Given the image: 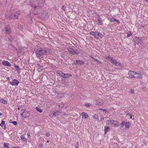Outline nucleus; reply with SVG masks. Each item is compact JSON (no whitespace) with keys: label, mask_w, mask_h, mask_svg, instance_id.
<instances>
[{"label":"nucleus","mask_w":148,"mask_h":148,"mask_svg":"<svg viewBox=\"0 0 148 148\" xmlns=\"http://www.w3.org/2000/svg\"><path fill=\"white\" fill-rule=\"evenodd\" d=\"M40 146L41 147H43V145L41 144V145H40Z\"/></svg>","instance_id":"52"},{"label":"nucleus","mask_w":148,"mask_h":148,"mask_svg":"<svg viewBox=\"0 0 148 148\" xmlns=\"http://www.w3.org/2000/svg\"><path fill=\"white\" fill-rule=\"evenodd\" d=\"M136 72L132 71H130L129 72V76L132 78H134L135 77V74H136Z\"/></svg>","instance_id":"13"},{"label":"nucleus","mask_w":148,"mask_h":148,"mask_svg":"<svg viewBox=\"0 0 148 148\" xmlns=\"http://www.w3.org/2000/svg\"><path fill=\"white\" fill-rule=\"evenodd\" d=\"M56 114L58 115H59V114L60 113V111H56Z\"/></svg>","instance_id":"44"},{"label":"nucleus","mask_w":148,"mask_h":148,"mask_svg":"<svg viewBox=\"0 0 148 148\" xmlns=\"http://www.w3.org/2000/svg\"><path fill=\"white\" fill-rule=\"evenodd\" d=\"M72 75L71 74H69L64 73V74L63 75L62 78L64 79L68 78L71 77Z\"/></svg>","instance_id":"14"},{"label":"nucleus","mask_w":148,"mask_h":148,"mask_svg":"<svg viewBox=\"0 0 148 148\" xmlns=\"http://www.w3.org/2000/svg\"><path fill=\"white\" fill-rule=\"evenodd\" d=\"M104 120V119L103 118H101V119L100 120V121H103Z\"/></svg>","instance_id":"50"},{"label":"nucleus","mask_w":148,"mask_h":148,"mask_svg":"<svg viewBox=\"0 0 148 148\" xmlns=\"http://www.w3.org/2000/svg\"><path fill=\"white\" fill-rule=\"evenodd\" d=\"M110 127H109L106 126H105L104 132L106 134L109 130Z\"/></svg>","instance_id":"23"},{"label":"nucleus","mask_w":148,"mask_h":148,"mask_svg":"<svg viewBox=\"0 0 148 148\" xmlns=\"http://www.w3.org/2000/svg\"><path fill=\"white\" fill-rule=\"evenodd\" d=\"M2 115V113L0 112V116H1Z\"/></svg>","instance_id":"55"},{"label":"nucleus","mask_w":148,"mask_h":148,"mask_svg":"<svg viewBox=\"0 0 148 148\" xmlns=\"http://www.w3.org/2000/svg\"><path fill=\"white\" fill-rule=\"evenodd\" d=\"M5 121L2 120L1 123L0 124V125L3 129H5L6 128L5 125Z\"/></svg>","instance_id":"20"},{"label":"nucleus","mask_w":148,"mask_h":148,"mask_svg":"<svg viewBox=\"0 0 148 148\" xmlns=\"http://www.w3.org/2000/svg\"><path fill=\"white\" fill-rule=\"evenodd\" d=\"M76 62H75V64H80L83 65L85 63L84 62L82 61L79 60H76Z\"/></svg>","instance_id":"18"},{"label":"nucleus","mask_w":148,"mask_h":148,"mask_svg":"<svg viewBox=\"0 0 148 148\" xmlns=\"http://www.w3.org/2000/svg\"><path fill=\"white\" fill-rule=\"evenodd\" d=\"M10 41H12L13 40H14V39L12 38H9V39Z\"/></svg>","instance_id":"48"},{"label":"nucleus","mask_w":148,"mask_h":148,"mask_svg":"<svg viewBox=\"0 0 148 148\" xmlns=\"http://www.w3.org/2000/svg\"><path fill=\"white\" fill-rule=\"evenodd\" d=\"M39 15V16L40 18H48L47 13L46 12H40L38 14Z\"/></svg>","instance_id":"6"},{"label":"nucleus","mask_w":148,"mask_h":148,"mask_svg":"<svg viewBox=\"0 0 148 148\" xmlns=\"http://www.w3.org/2000/svg\"><path fill=\"white\" fill-rule=\"evenodd\" d=\"M21 116L22 117L28 118L30 116V114L27 111L25 110L22 112Z\"/></svg>","instance_id":"7"},{"label":"nucleus","mask_w":148,"mask_h":148,"mask_svg":"<svg viewBox=\"0 0 148 148\" xmlns=\"http://www.w3.org/2000/svg\"><path fill=\"white\" fill-rule=\"evenodd\" d=\"M145 1L147 3H148V0H145Z\"/></svg>","instance_id":"54"},{"label":"nucleus","mask_w":148,"mask_h":148,"mask_svg":"<svg viewBox=\"0 0 148 148\" xmlns=\"http://www.w3.org/2000/svg\"><path fill=\"white\" fill-rule=\"evenodd\" d=\"M57 115L56 112H54L51 115V117L53 118Z\"/></svg>","instance_id":"29"},{"label":"nucleus","mask_w":148,"mask_h":148,"mask_svg":"<svg viewBox=\"0 0 148 148\" xmlns=\"http://www.w3.org/2000/svg\"><path fill=\"white\" fill-rule=\"evenodd\" d=\"M12 123L14 125H17V122L16 121H13Z\"/></svg>","instance_id":"40"},{"label":"nucleus","mask_w":148,"mask_h":148,"mask_svg":"<svg viewBox=\"0 0 148 148\" xmlns=\"http://www.w3.org/2000/svg\"><path fill=\"white\" fill-rule=\"evenodd\" d=\"M12 14L11 15H8V16L11 19L17 18L18 16L20 14V12L18 9H16L15 10H12L11 11Z\"/></svg>","instance_id":"3"},{"label":"nucleus","mask_w":148,"mask_h":148,"mask_svg":"<svg viewBox=\"0 0 148 148\" xmlns=\"http://www.w3.org/2000/svg\"><path fill=\"white\" fill-rule=\"evenodd\" d=\"M7 80L8 81H9L10 82V81H10V78L9 77H8L7 78Z\"/></svg>","instance_id":"47"},{"label":"nucleus","mask_w":148,"mask_h":148,"mask_svg":"<svg viewBox=\"0 0 148 148\" xmlns=\"http://www.w3.org/2000/svg\"><path fill=\"white\" fill-rule=\"evenodd\" d=\"M95 22L97 24H98L99 25H101L103 24V21L101 20V19H96Z\"/></svg>","instance_id":"19"},{"label":"nucleus","mask_w":148,"mask_h":148,"mask_svg":"<svg viewBox=\"0 0 148 148\" xmlns=\"http://www.w3.org/2000/svg\"><path fill=\"white\" fill-rule=\"evenodd\" d=\"M0 103H3V104H6L7 102L4 99H0Z\"/></svg>","instance_id":"25"},{"label":"nucleus","mask_w":148,"mask_h":148,"mask_svg":"<svg viewBox=\"0 0 148 148\" xmlns=\"http://www.w3.org/2000/svg\"><path fill=\"white\" fill-rule=\"evenodd\" d=\"M18 28L20 30H21L23 29V27L21 25H18Z\"/></svg>","instance_id":"37"},{"label":"nucleus","mask_w":148,"mask_h":148,"mask_svg":"<svg viewBox=\"0 0 148 148\" xmlns=\"http://www.w3.org/2000/svg\"><path fill=\"white\" fill-rule=\"evenodd\" d=\"M108 58L112 63L114 64L116 66H119V63L117 62L116 60L113 59L112 58H110L109 57H108Z\"/></svg>","instance_id":"12"},{"label":"nucleus","mask_w":148,"mask_h":148,"mask_svg":"<svg viewBox=\"0 0 148 148\" xmlns=\"http://www.w3.org/2000/svg\"><path fill=\"white\" fill-rule=\"evenodd\" d=\"M43 135H45L47 137H49L50 135V134L48 132H47L45 134L43 133Z\"/></svg>","instance_id":"31"},{"label":"nucleus","mask_w":148,"mask_h":148,"mask_svg":"<svg viewBox=\"0 0 148 148\" xmlns=\"http://www.w3.org/2000/svg\"><path fill=\"white\" fill-rule=\"evenodd\" d=\"M116 21V22H117L119 23L120 22L119 21V20H116V21Z\"/></svg>","instance_id":"46"},{"label":"nucleus","mask_w":148,"mask_h":148,"mask_svg":"<svg viewBox=\"0 0 148 148\" xmlns=\"http://www.w3.org/2000/svg\"><path fill=\"white\" fill-rule=\"evenodd\" d=\"M45 0H40L38 3L35 2L34 4L31 3L30 5L34 10H40L45 3Z\"/></svg>","instance_id":"2"},{"label":"nucleus","mask_w":148,"mask_h":148,"mask_svg":"<svg viewBox=\"0 0 148 148\" xmlns=\"http://www.w3.org/2000/svg\"><path fill=\"white\" fill-rule=\"evenodd\" d=\"M21 138L23 140L25 141H27V139L25 138V136H21Z\"/></svg>","instance_id":"28"},{"label":"nucleus","mask_w":148,"mask_h":148,"mask_svg":"<svg viewBox=\"0 0 148 148\" xmlns=\"http://www.w3.org/2000/svg\"><path fill=\"white\" fill-rule=\"evenodd\" d=\"M2 64L4 66H11V64L8 61H3L2 62Z\"/></svg>","instance_id":"16"},{"label":"nucleus","mask_w":148,"mask_h":148,"mask_svg":"<svg viewBox=\"0 0 148 148\" xmlns=\"http://www.w3.org/2000/svg\"><path fill=\"white\" fill-rule=\"evenodd\" d=\"M131 94H133L134 93V90L133 89H131L130 90Z\"/></svg>","instance_id":"42"},{"label":"nucleus","mask_w":148,"mask_h":148,"mask_svg":"<svg viewBox=\"0 0 148 148\" xmlns=\"http://www.w3.org/2000/svg\"><path fill=\"white\" fill-rule=\"evenodd\" d=\"M15 67V69L17 71L19 70V68L18 66L16 65H14Z\"/></svg>","instance_id":"36"},{"label":"nucleus","mask_w":148,"mask_h":148,"mask_svg":"<svg viewBox=\"0 0 148 148\" xmlns=\"http://www.w3.org/2000/svg\"><path fill=\"white\" fill-rule=\"evenodd\" d=\"M49 142V141H47V143H48Z\"/></svg>","instance_id":"57"},{"label":"nucleus","mask_w":148,"mask_h":148,"mask_svg":"<svg viewBox=\"0 0 148 148\" xmlns=\"http://www.w3.org/2000/svg\"><path fill=\"white\" fill-rule=\"evenodd\" d=\"M99 110H103V109H101V108H100L99 109Z\"/></svg>","instance_id":"51"},{"label":"nucleus","mask_w":148,"mask_h":148,"mask_svg":"<svg viewBox=\"0 0 148 148\" xmlns=\"http://www.w3.org/2000/svg\"><path fill=\"white\" fill-rule=\"evenodd\" d=\"M116 21V19L114 18H112L110 19V21L111 22H113Z\"/></svg>","instance_id":"33"},{"label":"nucleus","mask_w":148,"mask_h":148,"mask_svg":"<svg viewBox=\"0 0 148 148\" xmlns=\"http://www.w3.org/2000/svg\"><path fill=\"white\" fill-rule=\"evenodd\" d=\"M103 111H107V110L106 109H103Z\"/></svg>","instance_id":"49"},{"label":"nucleus","mask_w":148,"mask_h":148,"mask_svg":"<svg viewBox=\"0 0 148 148\" xmlns=\"http://www.w3.org/2000/svg\"><path fill=\"white\" fill-rule=\"evenodd\" d=\"M117 121L114 120H108L106 121L107 124L108 125H110L112 127H117L118 125L116 124Z\"/></svg>","instance_id":"4"},{"label":"nucleus","mask_w":148,"mask_h":148,"mask_svg":"<svg viewBox=\"0 0 148 148\" xmlns=\"http://www.w3.org/2000/svg\"><path fill=\"white\" fill-rule=\"evenodd\" d=\"M68 51L72 55L78 54L79 53V52L77 50L74 51V49L72 48L68 49Z\"/></svg>","instance_id":"8"},{"label":"nucleus","mask_w":148,"mask_h":148,"mask_svg":"<svg viewBox=\"0 0 148 148\" xmlns=\"http://www.w3.org/2000/svg\"><path fill=\"white\" fill-rule=\"evenodd\" d=\"M96 32H93L91 31L90 32V35H92L93 36H95V34Z\"/></svg>","instance_id":"35"},{"label":"nucleus","mask_w":148,"mask_h":148,"mask_svg":"<svg viewBox=\"0 0 148 148\" xmlns=\"http://www.w3.org/2000/svg\"><path fill=\"white\" fill-rule=\"evenodd\" d=\"M12 121L11 120H10L9 121V122L10 123H12Z\"/></svg>","instance_id":"53"},{"label":"nucleus","mask_w":148,"mask_h":148,"mask_svg":"<svg viewBox=\"0 0 148 148\" xmlns=\"http://www.w3.org/2000/svg\"><path fill=\"white\" fill-rule=\"evenodd\" d=\"M62 9L64 11H65V7L64 5H63L62 6Z\"/></svg>","instance_id":"41"},{"label":"nucleus","mask_w":148,"mask_h":148,"mask_svg":"<svg viewBox=\"0 0 148 148\" xmlns=\"http://www.w3.org/2000/svg\"><path fill=\"white\" fill-rule=\"evenodd\" d=\"M134 78L138 79H141L142 78V74L137 73L136 72V74H135V75Z\"/></svg>","instance_id":"17"},{"label":"nucleus","mask_w":148,"mask_h":148,"mask_svg":"<svg viewBox=\"0 0 148 148\" xmlns=\"http://www.w3.org/2000/svg\"><path fill=\"white\" fill-rule=\"evenodd\" d=\"M3 32L6 34H10L11 32V30L10 26L8 25H6L3 30Z\"/></svg>","instance_id":"5"},{"label":"nucleus","mask_w":148,"mask_h":148,"mask_svg":"<svg viewBox=\"0 0 148 148\" xmlns=\"http://www.w3.org/2000/svg\"><path fill=\"white\" fill-rule=\"evenodd\" d=\"M142 40L138 38H137L136 39L134 40L135 43L137 44H138L141 42Z\"/></svg>","instance_id":"21"},{"label":"nucleus","mask_w":148,"mask_h":148,"mask_svg":"<svg viewBox=\"0 0 148 148\" xmlns=\"http://www.w3.org/2000/svg\"><path fill=\"white\" fill-rule=\"evenodd\" d=\"M23 110H23H21V111H22V110Z\"/></svg>","instance_id":"60"},{"label":"nucleus","mask_w":148,"mask_h":148,"mask_svg":"<svg viewBox=\"0 0 148 148\" xmlns=\"http://www.w3.org/2000/svg\"><path fill=\"white\" fill-rule=\"evenodd\" d=\"M51 53V50L49 48H46L38 49L35 51L36 57L39 59L42 58L43 55L50 54Z\"/></svg>","instance_id":"1"},{"label":"nucleus","mask_w":148,"mask_h":148,"mask_svg":"<svg viewBox=\"0 0 148 148\" xmlns=\"http://www.w3.org/2000/svg\"><path fill=\"white\" fill-rule=\"evenodd\" d=\"M94 60H95V61H96L98 62L99 63H101V62L100 61H99L97 59H94Z\"/></svg>","instance_id":"45"},{"label":"nucleus","mask_w":148,"mask_h":148,"mask_svg":"<svg viewBox=\"0 0 148 148\" xmlns=\"http://www.w3.org/2000/svg\"><path fill=\"white\" fill-rule=\"evenodd\" d=\"M36 109L37 111L40 112H42V109H40L37 107H36Z\"/></svg>","instance_id":"30"},{"label":"nucleus","mask_w":148,"mask_h":148,"mask_svg":"<svg viewBox=\"0 0 148 148\" xmlns=\"http://www.w3.org/2000/svg\"><path fill=\"white\" fill-rule=\"evenodd\" d=\"M9 144L8 143H5L4 144V148H9Z\"/></svg>","instance_id":"26"},{"label":"nucleus","mask_w":148,"mask_h":148,"mask_svg":"<svg viewBox=\"0 0 148 148\" xmlns=\"http://www.w3.org/2000/svg\"><path fill=\"white\" fill-rule=\"evenodd\" d=\"M58 107L60 108H63L64 106L63 104H59L58 105Z\"/></svg>","instance_id":"27"},{"label":"nucleus","mask_w":148,"mask_h":148,"mask_svg":"<svg viewBox=\"0 0 148 148\" xmlns=\"http://www.w3.org/2000/svg\"><path fill=\"white\" fill-rule=\"evenodd\" d=\"M96 18L97 19H101L100 18L99 15H97Z\"/></svg>","instance_id":"39"},{"label":"nucleus","mask_w":148,"mask_h":148,"mask_svg":"<svg viewBox=\"0 0 148 148\" xmlns=\"http://www.w3.org/2000/svg\"><path fill=\"white\" fill-rule=\"evenodd\" d=\"M103 104L102 101L101 99H99L96 100V104L98 106H101Z\"/></svg>","instance_id":"15"},{"label":"nucleus","mask_w":148,"mask_h":148,"mask_svg":"<svg viewBox=\"0 0 148 148\" xmlns=\"http://www.w3.org/2000/svg\"><path fill=\"white\" fill-rule=\"evenodd\" d=\"M79 144L78 142H77L76 144L75 145V148H77L78 146L79 145Z\"/></svg>","instance_id":"43"},{"label":"nucleus","mask_w":148,"mask_h":148,"mask_svg":"<svg viewBox=\"0 0 148 148\" xmlns=\"http://www.w3.org/2000/svg\"><path fill=\"white\" fill-rule=\"evenodd\" d=\"M82 114L85 119L87 118L88 117V115L86 113L83 112L82 113Z\"/></svg>","instance_id":"24"},{"label":"nucleus","mask_w":148,"mask_h":148,"mask_svg":"<svg viewBox=\"0 0 148 148\" xmlns=\"http://www.w3.org/2000/svg\"><path fill=\"white\" fill-rule=\"evenodd\" d=\"M90 105V104L89 103H86L85 104V106L87 107H89Z\"/></svg>","instance_id":"38"},{"label":"nucleus","mask_w":148,"mask_h":148,"mask_svg":"<svg viewBox=\"0 0 148 148\" xmlns=\"http://www.w3.org/2000/svg\"><path fill=\"white\" fill-rule=\"evenodd\" d=\"M93 117L94 119H97L98 117V115L95 114L93 116Z\"/></svg>","instance_id":"32"},{"label":"nucleus","mask_w":148,"mask_h":148,"mask_svg":"<svg viewBox=\"0 0 148 148\" xmlns=\"http://www.w3.org/2000/svg\"><path fill=\"white\" fill-rule=\"evenodd\" d=\"M14 148H18V147H14Z\"/></svg>","instance_id":"56"},{"label":"nucleus","mask_w":148,"mask_h":148,"mask_svg":"<svg viewBox=\"0 0 148 148\" xmlns=\"http://www.w3.org/2000/svg\"><path fill=\"white\" fill-rule=\"evenodd\" d=\"M131 124L129 122H125L124 121H122L121 124L120 125L123 127L125 126V127L126 128H129V126Z\"/></svg>","instance_id":"9"},{"label":"nucleus","mask_w":148,"mask_h":148,"mask_svg":"<svg viewBox=\"0 0 148 148\" xmlns=\"http://www.w3.org/2000/svg\"><path fill=\"white\" fill-rule=\"evenodd\" d=\"M130 118H131V119H132V116H131V117H130Z\"/></svg>","instance_id":"59"},{"label":"nucleus","mask_w":148,"mask_h":148,"mask_svg":"<svg viewBox=\"0 0 148 148\" xmlns=\"http://www.w3.org/2000/svg\"><path fill=\"white\" fill-rule=\"evenodd\" d=\"M6 15L7 16V15H8V14H6Z\"/></svg>","instance_id":"58"},{"label":"nucleus","mask_w":148,"mask_h":148,"mask_svg":"<svg viewBox=\"0 0 148 148\" xmlns=\"http://www.w3.org/2000/svg\"><path fill=\"white\" fill-rule=\"evenodd\" d=\"M19 83V81L16 79H14L12 81L10 82V84L12 86H17Z\"/></svg>","instance_id":"10"},{"label":"nucleus","mask_w":148,"mask_h":148,"mask_svg":"<svg viewBox=\"0 0 148 148\" xmlns=\"http://www.w3.org/2000/svg\"><path fill=\"white\" fill-rule=\"evenodd\" d=\"M95 37L96 38L101 39L103 37V35L100 32H96L95 35Z\"/></svg>","instance_id":"11"},{"label":"nucleus","mask_w":148,"mask_h":148,"mask_svg":"<svg viewBox=\"0 0 148 148\" xmlns=\"http://www.w3.org/2000/svg\"><path fill=\"white\" fill-rule=\"evenodd\" d=\"M127 37H129L131 36L132 34L131 32L129 31L128 32H127Z\"/></svg>","instance_id":"34"},{"label":"nucleus","mask_w":148,"mask_h":148,"mask_svg":"<svg viewBox=\"0 0 148 148\" xmlns=\"http://www.w3.org/2000/svg\"><path fill=\"white\" fill-rule=\"evenodd\" d=\"M57 73L61 77H62L64 73L61 71L58 70L57 71Z\"/></svg>","instance_id":"22"}]
</instances>
